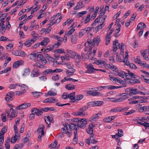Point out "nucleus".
Wrapping results in <instances>:
<instances>
[{"instance_id":"obj_30","label":"nucleus","mask_w":149,"mask_h":149,"mask_svg":"<svg viewBox=\"0 0 149 149\" xmlns=\"http://www.w3.org/2000/svg\"><path fill=\"white\" fill-rule=\"evenodd\" d=\"M139 110L140 112L147 111V113H148V109H147V106L141 107L139 108Z\"/></svg>"},{"instance_id":"obj_40","label":"nucleus","mask_w":149,"mask_h":149,"mask_svg":"<svg viewBox=\"0 0 149 149\" xmlns=\"http://www.w3.org/2000/svg\"><path fill=\"white\" fill-rule=\"evenodd\" d=\"M77 116H83L85 115V113L81 109H79V110L77 112Z\"/></svg>"},{"instance_id":"obj_35","label":"nucleus","mask_w":149,"mask_h":149,"mask_svg":"<svg viewBox=\"0 0 149 149\" xmlns=\"http://www.w3.org/2000/svg\"><path fill=\"white\" fill-rule=\"evenodd\" d=\"M103 25H104V24H102L95 27L94 29L96 33L98 31L100 30L102 28V27H103V26H102Z\"/></svg>"},{"instance_id":"obj_16","label":"nucleus","mask_w":149,"mask_h":149,"mask_svg":"<svg viewBox=\"0 0 149 149\" xmlns=\"http://www.w3.org/2000/svg\"><path fill=\"white\" fill-rule=\"evenodd\" d=\"M75 70L74 69V68H72L66 71L65 72L67 75L70 76L73 75L74 73L75 72Z\"/></svg>"},{"instance_id":"obj_19","label":"nucleus","mask_w":149,"mask_h":149,"mask_svg":"<svg viewBox=\"0 0 149 149\" xmlns=\"http://www.w3.org/2000/svg\"><path fill=\"white\" fill-rule=\"evenodd\" d=\"M107 65L109 68L111 69L113 71L117 72L118 71V69L114 65H111L109 64H107Z\"/></svg>"},{"instance_id":"obj_28","label":"nucleus","mask_w":149,"mask_h":149,"mask_svg":"<svg viewBox=\"0 0 149 149\" xmlns=\"http://www.w3.org/2000/svg\"><path fill=\"white\" fill-rule=\"evenodd\" d=\"M56 95V93L53 91H50L48 92L47 94H46L45 96L46 97L52 96H54Z\"/></svg>"},{"instance_id":"obj_36","label":"nucleus","mask_w":149,"mask_h":149,"mask_svg":"<svg viewBox=\"0 0 149 149\" xmlns=\"http://www.w3.org/2000/svg\"><path fill=\"white\" fill-rule=\"evenodd\" d=\"M76 57L75 58V62L77 63H78L80 62L81 60V57L80 55L77 54L76 56Z\"/></svg>"},{"instance_id":"obj_18","label":"nucleus","mask_w":149,"mask_h":149,"mask_svg":"<svg viewBox=\"0 0 149 149\" xmlns=\"http://www.w3.org/2000/svg\"><path fill=\"white\" fill-rule=\"evenodd\" d=\"M65 87L66 88L70 90L74 89L75 88V86L74 85L70 84L66 85Z\"/></svg>"},{"instance_id":"obj_4","label":"nucleus","mask_w":149,"mask_h":149,"mask_svg":"<svg viewBox=\"0 0 149 149\" xmlns=\"http://www.w3.org/2000/svg\"><path fill=\"white\" fill-rule=\"evenodd\" d=\"M87 123V121L85 119H81L77 123V127L79 128L80 127L82 128L86 126Z\"/></svg>"},{"instance_id":"obj_33","label":"nucleus","mask_w":149,"mask_h":149,"mask_svg":"<svg viewBox=\"0 0 149 149\" xmlns=\"http://www.w3.org/2000/svg\"><path fill=\"white\" fill-rule=\"evenodd\" d=\"M23 146V144L22 143H19L16 145L13 149H21Z\"/></svg>"},{"instance_id":"obj_54","label":"nucleus","mask_w":149,"mask_h":149,"mask_svg":"<svg viewBox=\"0 0 149 149\" xmlns=\"http://www.w3.org/2000/svg\"><path fill=\"white\" fill-rule=\"evenodd\" d=\"M64 50L63 49H55L54 52H56L57 53H62L64 52Z\"/></svg>"},{"instance_id":"obj_7","label":"nucleus","mask_w":149,"mask_h":149,"mask_svg":"<svg viewBox=\"0 0 149 149\" xmlns=\"http://www.w3.org/2000/svg\"><path fill=\"white\" fill-rule=\"evenodd\" d=\"M6 95V96H10V98L5 97V100L7 102H9L13 100V96L14 95V93L11 91L8 93Z\"/></svg>"},{"instance_id":"obj_61","label":"nucleus","mask_w":149,"mask_h":149,"mask_svg":"<svg viewBox=\"0 0 149 149\" xmlns=\"http://www.w3.org/2000/svg\"><path fill=\"white\" fill-rule=\"evenodd\" d=\"M73 21V20L72 19H71L70 21H69V19H68L65 22L63 23V26H65L66 24L67 23H68L69 24H70Z\"/></svg>"},{"instance_id":"obj_50","label":"nucleus","mask_w":149,"mask_h":149,"mask_svg":"<svg viewBox=\"0 0 149 149\" xmlns=\"http://www.w3.org/2000/svg\"><path fill=\"white\" fill-rule=\"evenodd\" d=\"M6 27H4L3 26H1V27L0 28V32L3 35V34L4 33L6 30Z\"/></svg>"},{"instance_id":"obj_24","label":"nucleus","mask_w":149,"mask_h":149,"mask_svg":"<svg viewBox=\"0 0 149 149\" xmlns=\"http://www.w3.org/2000/svg\"><path fill=\"white\" fill-rule=\"evenodd\" d=\"M128 93H123V94H124L123 95V97H120L118 98L117 99V102H121L123 101V100H124L127 98V97H126Z\"/></svg>"},{"instance_id":"obj_56","label":"nucleus","mask_w":149,"mask_h":149,"mask_svg":"<svg viewBox=\"0 0 149 149\" xmlns=\"http://www.w3.org/2000/svg\"><path fill=\"white\" fill-rule=\"evenodd\" d=\"M113 44L114 45L118 46L119 48L120 47L121 45L118 43V40H116L114 41L113 42Z\"/></svg>"},{"instance_id":"obj_63","label":"nucleus","mask_w":149,"mask_h":149,"mask_svg":"<svg viewBox=\"0 0 149 149\" xmlns=\"http://www.w3.org/2000/svg\"><path fill=\"white\" fill-rule=\"evenodd\" d=\"M43 102L44 103H51V98L50 97L47 98L44 100Z\"/></svg>"},{"instance_id":"obj_6","label":"nucleus","mask_w":149,"mask_h":149,"mask_svg":"<svg viewBox=\"0 0 149 149\" xmlns=\"http://www.w3.org/2000/svg\"><path fill=\"white\" fill-rule=\"evenodd\" d=\"M40 74L39 69L34 68L31 71V76L32 77H37Z\"/></svg>"},{"instance_id":"obj_58","label":"nucleus","mask_w":149,"mask_h":149,"mask_svg":"<svg viewBox=\"0 0 149 149\" xmlns=\"http://www.w3.org/2000/svg\"><path fill=\"white\" fill-rule=\"evenodd\" d=\"M41 51L42 52H47L51 51V50L47 47H45V48L44 49H41Z\"/></svg>"},{"instance_id":"obj_45","label":"nucleus","mask_w":149,"mask_h":149,"mask_svg":"<svg viewBox=\"0 0 149 149\" xmlns=\"http://www.w3.org/2000/svg\"><path fill=\"white\" fill-rule=\"evenodd\" d=\"M52 79L53 80L56 81L58 80L59 78L58 74H54L52 76Z\"/></svg>"},{"instance_id":"obj_23","label":"nucleus","mask_w":149,"mask_h":149,"mask_svg":"<svg viewBox=\"0 0 149 149\" xmlns=\"http://www.w3.org/2000/svg\"><path fill=\"white\" fill-rule=\"evenodd\" d=\"M86 131L90 135V137L91 139L92 138H94V134L93 133V129L87 128L86 129Z\"/></svg>"},{"instance_id":"obj_31","label":"nucleus","mask_w":149,"mask_h":149,"mask_svg":"<svg viewBox=\"0 0 149 149\" xmlns=\"http://www.w3.org/2000/svg\"><path fill=\"white\" fill-rule=\"evenodd\" d=\"M67 52L71 54L70 56H72L74 57V58H75V56H76L77 54L75 52H74L73 51L71 50H67Z\"/></svg>"},{"instance_id":"obj_37","label":"nucleus","mask_w":149,"mask_h":149,"mask_svg":"<svg viewBox=\"0 0 149 149\" xmlns=\"http://www.w3.org/2000/svg\"><path fill=\"white\" fill-rule=\"evenodd\" d=\"M58 144L56 141H55L53 143H52L49 146V148H54Z\"/></svg>"},{"instance_id":"obj_22","label":"nucleus","mask_w":149,"mask_h":149,"mask_svg":"<svg viewBox=\"0 0 149 149\" xmlns=\"http://www.w3.org/2000/svg\"><path fill=\"white\" fill-rule=\"evenodd\" d=\"M75 94V92H73L68 95V98H69L71 100H75V97L74 96Z\"/></svg>"},{"instance_id":"obj_17","label":"nucleus","mask_w":149,"mask_h":149,"mask_svg":"<svg viewBox=\"0 0 149 149\" xmlns=\"http://www.w3.org/2000/svg\"><path fill=\"white\" fill-rule=\"evenodd\" d=\"M129 90L130 93H129V95H135L137 94V89L136 88H132L131 89L130 88H128Z\"/></svg>"},{"instance_id":"obj_11","label":"nucleus","mask_w":149,"mask_h":149,"mask_svg":"<svg viewBox=\"0 0 149 149\" xmlns=\"http://www.w3.org/2000/svg\"><path fill=\"white\" fill-rule=\"evenodd\" d=\"M36 51H34L28 56V57L31 60H34L37 58Z\"/></svg>"},{"instance_id":"obj_53","label":"nucleus","mask_w":149,"mask_h":149,"mask_svg":"<svg viewBox=\"0 0 149 149\" xmlns=\"http://www.w3.org/2000/svg\"><path fill=\"white\" fill-rule=\"evenodd\" d=\"M74 29H72L68 32L67 34L66 35H67L68 36L71 35L74 32Z\"/></svg>"},{"instance_id":"obj_26","label":"nucleus","mask_w":149,"mask_h":149,"mask_svg":"<svg viewBox=\"0 0 149 149\" xmlns=\"http://www.w3.org/2000/svg\"><path fill=\"white\" fill-rule=\"evenodd\" d=\"M17 115V113L15 111L12 112L10 117V118L9 120H11L13 118L16 117Z\"/></svg>"},{"instance_id":"obj_44","label":"nucleus","mask_w":149,"mask_h":149,"mask_svg":"<svg viewBox=\"0 0 149 149\" xmlns=\"http://www.w3.org/2000/svg\"><path fill=\"white\" fill-rule=\"evenodd\" d=\"M87 105L89 108L90 107L95 106V101L89 102L88 103Z\"/></svg>"},{"instance_id":"obj_52","label":"nucleus","mask_w":149,"mask_h":149,"mask_svg":"<svg viewBox=\"0 0 149 149\" xmlns=\"http://www.w3.org/2000/svg\"><path fill=\"white\" fill-rule=\"evenodd\" d=\"M7 131V129L6 127L4 126L2 129L1 131L0 132V134H3L4 135V134Z\"/></svg>"},{"instance_id":"obj_25","label":"nucleus","mask_w":149,"mask_h":149,"mask_svg":"<svg viewBox=\"0 0 149 149\" xmlns=\"http://www.w3.org/2000/svg\"><path fill=\"white\" fill-rule=\"evenodd\" d=\"M32 94L34 97H37L41 96L42 94V92H37V91L32 92Z\"/></svg>"},{"instance_id":"obj_38","label":"nucleus","mask_w":149,"mask_h":149,"mask_svg":"<svg viewBox=\"0 0 149 149\" xmlns=\"http://www.w3.org/2000/svg\"><path fill=\"white\" fill-rule=\"evenodd\" d=\"M7 15L6 14L4 13V14H2V15L0 17L1 22H5V21L4 19H5V18L6 17Z\"/></svg>"},{"instance_id":"obj_12","label":"nucleus","mask_w":149,"mask_h":149,"mask_svg":"<svg viewBox=\"0 0 149 149\" xmlns=\"http://www.w3.org/2000/svg\"><path fill=\"white\" fill-rule=\"evenodd\" d=\"M146 25L143 22H141L139 23L137 26V27L136 28V31H138L139 29H143L146 28Z\"/></svg>"},{"instance_id":"obj_41","label":"nucleus","mask_w":149,"mask_h":149,"mask_svg":"<svg viewBox=\"0 0 149 149\" xmlns=\"http://www.w3.org/2000/svg\"><path fill=\"white\" fill-rule=\"evenodd\" d=\"M31 44V42L30 40H29L26 41L24 43V45L27 47H29Z\"/></svg>"},{"instance_id":"obj_8","label":"nucleus","mask_w":149,"mask_h":149,"mask_svg":"<svg viewBox=\"0 0 149 149\" xmlns=\"http://www.w3.org/2000/svg\"><path fill=\"white\" fill-rule=\"evenodd\" d=\"M31 112L33 113L34 114H36L38 116L41 115L42 113V111L41 110H40L36 108H33L32 109Z\"/></svg>"},{"instance_id":"obj_15","label":"nucleus","mask_w":149,"mask_h":149,"mask_svg":"<svg viewBox=\"0 0 149 149\" xmlns=\"http://www.w3.org/2000/svg\"><path fill=\"white\" fill-rule=\"evenodd\" d=\"M102 114L100 113H98L97 114L93 115L90 118L89 120L91 121L94 119H97L98 118L101 116Z\"/></svg>"},{"instance_id":"obj_3","label":"nucleus","mask_w":149,"mask_h":149,"mask_svg":"<svg viewBox=\"0 0 149 149\" xmlns=\"http://www.w3.org/2000/svg\"><path fill=\"white\" fill-rule=\"evenodd\" d=\"M87 70L85 71V73H91L94 72V71L96 70V69L94 68L93 65L91 64H89L87 66Z\"/></svg>"},{"instance_id":"obj_39","label":"nucleus","mask_w":149,"mask_h":149,"mask_svg":"<svg viewBox=\"0 0 149 149\" xmlns=\"http://www.w3.org/2000/svg\"><path fill=\"white\" fill-rule=\"evenodd\" d=\"M45 56L47 58V59L49 61H51L52 62L54 61V59L51 56H50L49 54H45Z\"/></svg>"},{"instance_id":"obj_48","label":"nucleus","mask_w":149,"mask_h":149,"mask_svg":"<svg viewBox=\"0 0 149 149\" xmlns=\"http://www.w3.org/2000/svg\"><path fill=\"white\" fill-rule=\"evenodd\" d=\"M67 68L68 69H71L72 68H74V65L72 63H69L66 64Z\"/></svg>"},{"instance_id":"obj_29","label":"nucleus","mask_w":149,"mask_h":149,"mask_svg":"<svg viewBox=\"0 0 149 149\" xmlns=\"http://www.w3.org/2000/svg\"><path fill=\"white\" fill-rule=\"evenodd\" d=\"M91 17V15L90 14L88 15L87 17L85 18V20H84V19H83L82 20V21L81 22L82 23L83 22V21H85V24H86L88 22L90 19H91V18H90V17Z\"/></svg>"},{"instance_id":"obj_10","label":"nucleus","mask_w":149,"mask_h":149,"mask_svg":"<svg viewBox=\"0 0 149 149\" xmlns=\"http://www.w3.org/2000/svg\"><path fill=\"white\" fill-rule=\"evenodd\" d=\"M117 72V74H116V75H118L123 78H124V77L127 78V77L129 76L127 75V73L122 71L120 70L119 72L118 71Z\"/></svg>"},{"instance_id":"obj_60","label":"nucleus","mask_w":149,"mask_h":149,"mask_svg":"<svg viewBox=\"0 0 149 149\" xmlns=\"http://www.w3.org/2000/svg\"><path fill=\"white\" fill-rule=\"evenodd\" d=\"M141 54L144 59L146 60H148V56L146 55V54L141 52Z\"/></svg>"},{"instance_id":"obj_47","label":"nucleus","mask_w":149,"mask_h":149,"mask_svg":"<svg viewBox=\"0 0 149 149\" xmlns=\"http://www.w3.org/2000/svg\"><path fill=\"white\" fill-rule=\"evenodd\" d=\"M70 104L69 103H67L65 104H61L58 102H57L56 103V105L57 106L62 107L65 105H70Z\"/></svg>"},{"instance_id":"obj_1","label":"nucleus","mask_w":149,"mask_h":149,"mask_svg":"<svg viewBox=\"0 0 149 149\" xmlns=\"http://www.w3.org/2000/svg\"><path fill=\"white\" fill-rule=\"evenodd\" d=\"M52 115H50V116H47L46 117V116H44V119L45 121V122H46V123L48 125L47 126V127H49V125H50V123H53V119L52 117Z\"/></svg>"},{"instance_id":"obj_43","label":"nucleus","mask_w":149,"mask_h":149,"mask_svg":"<svg viewBox=\"0 0 149 149\" xmlns=\"http://www.w3.org/2000/svg\"><path fill=\"white\" fill-rule=\"evenodd\" d=\"M100 38L99 36H97L96 38H95L93 40V43L94 44L95 43L98 44L100 42Z\"/></svg>"},{"instance_id":"obj_27","label":"nucleus","mask_w":149,"mask_h":149,"mask_svg":"<svg viewBox=\"0 0 149 149\" xmlns=\"http://www.w3.org/2000/svg\"><path fill=\"white\" fill-rule=\"evenodd\" d=\"M53 73V70L52 69H47L43 72V74L45 75H47L49 74Z\"/></svg>"},{"instance_id":"obj_5","label":"nucleus","mask_w":149,"mask_h":149,"mask_svg":"<svg viewBox=\"0 0 149 149\" xmlns=\"http://www.w3.org/2000/svg\"><path fill=\"white\" fill-rule=\"evenodd\" d=\"M31 105L30 103H24L17 107L16 108L18 110H22L30 107Z\"/></svg>"},{"instance_id":"obj_14","label":"nucleus","mask_w":149,"mask_h":149,"mask_svg":"<svg viewBox=\"0 0 149 149\" xmlns=\"http://www.w3.org/2000/svg\"><path fill=\"white\" fill-rule=\"evenodd\" d=\"M70 129L72 130H79V128L77 127L76 123H70L69 125Z\"/></svg>"},{"instance_id":"obj_34","label":"nucleus","mask_w":149,"mask_h":149,"mask_svg":"<svg viewBox=\"0 0 149 149\" xmlns=\"http://www.w3.org/2000/svg\"><path fill=\"white\" fill-rule=\"evenodd\" d=\"M121 107H117L116 108L110 110V112H121Z\"/></svg>"},{"instance_id":"obj_42","label":"nucleus","mask_w":149,"mask_h":149,"mask_svg":"<svg viewBox=\"0 0 149 149\" xmlns=\"http://www.w3.org/2000/svg\"><path fill=\"white\" fill-rule=\"evenodd\" d=\"M4 141V134H0V146H2V144H3V142Z\"/></svg>"},{"instance_id":"obj_46","label":"nucleus","mask_w":149,"mask_h":149,"mask_svg":"<svg viewBox=\"0 0 149 149\" xmlns=\"http://www.w3.org/2000/svg\"><path fill=\"white\" fill-rule=\"evenodd\" d=\"M113 120V118H111V116H109L105 118L104 119V120L106 122H109Z\"/></svg>"},{"instance_id":"obj_49","label":"nucleus","mask_w":149,"mask_h":149,"mask_svg":"<svg viewBox=\"0 0 149 149\" xmlns=\"http://www.w3.org/2000/svg\"><path fill=\"white\" fill-rule=\"evenodd\" d=\"M9 39L6 37L2 36L0 38V41H9Z\"/></svg>"},{"instance_id":"obj_13","label":"nucleus","mask_w":149,"mask_h":149,"mask_svg":"<svg viewBox=\"0 0 149 149\" xmlns=\"http://www.w3.org/2000/svg\"><path fill=\"white\" fill-rule=\"evenodd\" d=\"M61 131L63 133L67 134V135L69 137H70L72 135V133L68 131L67 127H65L63 128L61 130Z\"/></svg>"},{"instance_id":"obj_59","label":"nucleus","mask_w":149,"mask_h":149,"mask_svg":"<svg viewBox=\"0 0 149 149\" xmlns=\"http://www.w3.org/2000/svg\"><path fill=\"white\" fill-rule=\"evenodd\" d=\"M120 137H121L123 135V133L122 129L118 130V134Z\"/></svg>"},{"instance_id":"obj_55","label":"nucleus","mask_w":149,"mask_h":149,"mask_svg":"<svg viewBox=\"0 0 149 149\" xmlns=\"http://www.w3.org/2000/svg\"><path fill=\"white\" fill-rule=\"evenodd\" d=\"M13 47V45L12 43H9L6 46V49L8 50H10Z\"/></svg>"},{"instance_id":"obj_62","label":"nucleus","mask_w":149,"mask_h":149,"mask_svg":"<svg viewBox=\"0 0 149 149\" xmlns=\"http://www.w3.org/2000/svg\"><path fill=\"white\" fill-rule=\"evenodd\" d=\"M130 68L132 69H136L137 68L135 65L134 63H131L129 65Z\"/></svg>"},{"instance_id":"obj_32","label":"nucleus","mask_w":149,"mask_h":149,"mask_svg":"<svg viewBox=\"0 0 149 149\" xmlns=\"http://www.w3.org/2000/svg\"><path fill=\"white\" fill-rule=\"evenodd\" d=\"M95 106H99L103 105L104 104V102L101 101H95Z\"/></svg>"},{"instance_id":"obj_2","label":"nucleus","mask_w":149,"mask_h":149,"mask_svg":"<svg viewBox=\"0 0 149 149\" xmlns=\"http://www.w3.org/2000/svg\"><path fill=\"white\" fill-rule=\"evenodd\" d=\"M13 53L16 56H21L23 57H25L26 55V53L23 51L17 50L13 52Z\"/></svg>"},{"instance_id":"obj_9","label":"nucleus","mask_w":149,"mask_h":149,"mask_svg":"<svg viewBox=\"0 0 149 149\" xmlns=\"http://www.w3.org/2000/svg\"><path fill=\"white\" fill-rule=\"evenodd\" d=\"M127 81L131 84H134L136 83H138L140 82V81L138 79H129L128 78H127L126 79Z\"/></svg>"},{"instance_id":"obj_57","label":"nucleus","mask_w":149,"mask_h":149,"mask_svg":"<svg viewBox=\"0 0 149 149\" xmlns=\"http://www.w3.org/2000/svg\"><path fill=\"white\" fill-rule=\"evenodd\" d=\"M87 12L86 11H83L82 12H79L78 14L77 15V16L78 17H79L81 16V15H84L85 14H86L87 13Z\"/></svg>"},{"instance_id":"obj_20","label":"nucleus","mask_w":149,"mask_h":149,"mask_svg":"<svg viewBox=\"0 0 149 149\" xmlns=\"http://www.w3.org/2000/svg\"><path fill=\"white\" fill-rule=\"evenodd\" d=\"M49 42V39L48 38H45L40 42V45H41L45 46Z\"/></svg>"},{"instance_id":"obj_21","label":"nucleus","mask_w":149,"mask_h":149,"mask_svg":"<svg viewBox=\"0 0 149 149\" xmlns=\"http://www.w3.org/2000/svg\"><path fill=\"white\" fill-rule=\"evenodd\" d=\"M30 72V70L29 68H25L24 70V73L22 74L23 76H26L28 75Z\"/></svg>"},{"instance_id":"obj_51","label":"nucleus","mask_w":149,"mask_h":149,"mask_svg":"<svg viewBox=\"0 0 149 149\" xmlns=\"http://www.w3.org/2000/svg\"><path fill=\"white\" fill-rule=\"evenodd\" d=\"M84 97V95H78L76 96V97H75V99H76V100H80Z\"/></svg>"},{"instance_id":"obj_64","label":"nucleus","mask_w":149,"mask_h":149,"mask_svg":"<svg viewBox=\"0 0 149 149\" xmlns=\"http://www.w3.org/2000/svg\"><path fill=\"white\" fill-rule=\"evenodd\" d=\"M100 17H97L93 22V23L92 24L91 26H93L96 24V23H98L100 20Z\"/></svg>"}]
</instances>
